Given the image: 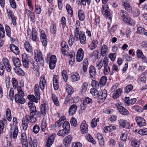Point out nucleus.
Wrapping results in <instances>:
<instances>
[{"mask_svg": "<svg viewBox=\"0 0 147 147\" xmlns=\"http://www.w3.org/2000/svg\"><path fill=\"white\" fill-rule=\"evenodd\" d=\"M107 78L106 76H103L101 77L99 81V85L100 87L104 86L106 82Z\"/></svg>", "mask_w": 147, "mask_h": 147, "instance_id": "obj_40", "label": "nucleus"}, {"mask_svg": "<svg viewBox=\"0 0 147 147\" xmlns=\"http://www.w3.org/2000/svg\"><path fill=\"white\" fill-rule=\"evenodd\" d=\"M139 134L141 135H146L147 134V129L145 128L141 129L138 131Z\"/></svg>", "mask_w": 147, "mask_h": 147, "instance_id": "obj_64", "label": "nucleus"}, {"mask_svg": "<svg viewBox=\"0 0 147 147\" xmlns=\"http://www.w3.org/2000/svg\"><path fill=\"white\" fill-rule=\"evenodd\" d=\"M34 8L36 13L38 14H40L42 11L40 6L38 5H36L35 6Z\"/></svg>", "mask_w": 147, "mask_h": 147, "instance_id": "obj_57", "label": "nucleus"}, {"mask_svg": "<svg viewBox=\"0 0 147 147\" xmlns=\"http://www.w3.org/2000/svg\"><path fill=\"white\" fill-rule=\"evenodd\" d=\"M34 92L36 97H37V99L40 100V93L39 86L38 84H36L34 88Z\"/></svg>", "mask_w": 147, "mask_h": 147, "instance_id": "obj_22", "label": "nucleus"}, {"mask_svg": "<svg viewBox=\"0 0 147 147\" xmlns=\"http://www.w3.org/2000/svg\"><path fill=\"white\" fill-rule=\"evenodd\" d=\"M27 121H28L25 118H23L22 120V126L24 130H26L28 127Z\"/></svg>", "mask_w": 147, "mask_h": 147, "instance_id": "obj_45", "label": "nucleus"}, {"mask_svg": "<svg viewBox=\"0 0 147 147\" xmlns=\"http://www.w3.org/2000/svg\"><path fill=\"white\" fill-rule=\"evenodd\" d=\"M84 57V51L82 49L80 48L78 51L76 55V59L78 61L80 62Z\"/></svg>", "mask_w": 147, "mask_h": 147, "instance_id": "obj_13", "label": "nucleus"}, {"mask_svg": "<svg viewBox=\"0 0 147 147\" xmlns=\"http://www.w3.org/2000/svg\"><path fill=\"white\" fill-rule=\"evenodd\" d=\"M12 61L13 64L16 67H19L21 65V63L20 59L18 58L13 57Z\"/></svg>", "mask_w": 147, "mask_h": 147, "instance_id": "obj_27", "label": "nucleus"}, {"mask_svg": "<svg viewBox=\"0 0 147 147\" xmlns=\"http://www.w3.org/2000/svg\"><path fill=\"white\" fill-rule=\"evenodd\" d=\"M65 120V118L64 116H61L59 120L56 121L55 126L56 127H59L63 124L64 121Z\"/></svg>", "mask_w": 147, "mask_h": 147, "instance_id": "obj_28", "label": "nucleus"}, {"mask_svg": "<svg viewBox=\"0 0 147 147\" xmlns=\"http://www.w3.org/2000/svg\"><path fill=\"white\" fill-rule=\"evenodd\" d=\"M25 12L27 16L30 18V20L33 22L35 21V17L34 13L31 12L28 9H25Z\"/></svg>", "mask_w": 147, "mask_h": 147, "instance_id": "obj_16", "label": "nucleus"}, {"mask_svg": "<svg viewBox=\"0 0 147 147\" xmlns=\"http://www.w3.org/2000/svg\"><path fill=\"white\" fill-rule=\"evenodd\" d=\"M70 130L63 129L60 130L57 133V135L59 136L64 137L67 135L70 132Z\"/></svg>", "mask_w": 147, "mask_h": 147, "instance_id": "obj_25", "label": "nucleus"}, {"mask_svg": "<svg viewBox=\"0 0 147 147\" xmlns=\"http://www.w3.org/2000/svg\"><path fill=\"white\" fill-rule=\"evenodd\" d=\"M77 109V106L75 105H73L69 108V115H73L76 112Z\"/></svg>", "mask_w": 147, "mask_h": 147, "instance_id": "obj_30", "label": "nucleus"}, {"mask_svg": "<svg viewBox=\"0 0 147 147\" xmlns=\"http://www.w3.org/2000/svg\"><path fill=\"white\" fill-rule=\"evenodd\" d=\"M66 91L67 92L69 95L66 98V101H70L72 100V97L71 94L74 92V90L70 86H68L66 88Z\"/></svg>", "mask_w": 147, "mask_h": 147, "instance_id": "obj_12", "label": "nucleus"}, {"mask_svg": "<svg viewBox=\"0 0 147 147\" xmlns=\"http://www.w3.org/2000/svg\"><path fill=\"white\" fill-rule=\"evenodd\" d=\"M80 129L81 132L87 133L88 131V126L85 121H83L80 126Z\"/></svg>", "mask_w": 147, "mask_h": 147, "instance_id": "obj_18", "label": "nucleus"}, {"mask_svg": "<svg viewBox=\"0 0 147 147\" xmlns=\"http://www.w3.org/2000/svg\"><path fill=\"white\" fill-rule=\"evenodd\" d=\"M98 43V42L97 40H93L90 44V49L91 50L94 49L96 47Z\"/></svg>", "mask_w": 147, "mask_h": 147, "instance_id": "obj_41", "label": "nucleus"}, {"mask_svg": "<svg viewBox=\"0 0 147 147\" xmlns=\"http://www.w3.org/2000/svg\"><path fill=\"white\" fill-rule=\"evenodd\" d=\"M28 100L30 101H37L40 100L37 99V97L35 96L34 95H28L27 96Z\"/></svg>", "mask_w": 147, "mask_h": 147, "instance_id": "obj_53", "label": "nucleus"}, {"mask_svg": "<svg viewBox=\"0 0 147 147\" xmlns=\"http://www.w3.org/2000/svg\"><path fill=\"white\" fill-rule=\"evenodd\" d=\"M61 45L62 53L65 55L67 54L68 52L67 51L69 50L68 45L66 44V42L64 41L61 42Z\"/></svg>", "mask_w": 147, "mask_h": 147, "instance_id": "obj_14", "label": "nucleus"}, {"mask_svg": "<svg viewBox=\"0 0 147 147\" xmlns=\"http://www.w3.org/2000/svg\"><path fill=\"white\" fill-rule=\"evenodd\" d=\"M91 85L93 88H98L100 86L99 83L96 81L92 80V81Z\"/></svg>", "mask_w": 147, "mask_h": 147, "instance_id": "obj_52", "label": "nucleus"}, {"mask_svg": "<svg viewBox=\"0 0 147 147\" xmlns=\"http://www.w3.org/2000/svg\"><path fill=\"white\" fill-rule=\"evenodd\" d=\"M89 71L90 78H92L95 76L96 72L94 66H90L89 68Z\"/></svg>", "mask_w": 147, "mask_h": 147, "instance_id": "obj_24", "label": "nucleus"}, {"mask_svg": "<svg viewBox=\"0 0 147 147\" xmlns=\"http://www.w3.org/2000/svg\"><path fill=\"white\" fill-rule=\"evenodd\" d=\"M118 121L119 124L122 127L127 128L130 127V123L126 121L121 119Z\"/></svg>", "mask_w": 147, "mask_h": 147, "instance_id": "obj_17", "label": "nucleus"}, {"mask_svg": "<svg viewBox=\"0 0 147 147\" xmlns=\"http://www.w3.org/2000/svg\"><path fill=\"white\" fill-rule=\"evenodd\" d=\"M75 39L72 34L70 35V36L68 40V43L70 46H71L74 42Z\"/></svg>", "mask_w": 147, "mask_h": 147, "instance_id": "obj_59", "label": "nucleus"}, {"mask_svg": "<svg viewBox=\"0 0 147 147\" xmlns=\"http://www.w3.org/2000/svg\"><path fill=\"white\" fill-rule=\"evenodd\" d=\"M7 16L9 19H11L15 17L14 13L13 12L10 10H7Z\"/></svg>", "mask_w": 147, "mask_h": 147, "instance_id": "obj_56", "label": "nucleus"}, {"mask_svg": "<svg viewBox=\"0 0 147 147\" xmlns=\"http://www.w3.org/2000/svg\"><path fill=\"white\" fill-rule=\"evenodd\" d=\"M71 77L72 80L74 81H76L80 80L79 75L77 73L72 74Z\"/></svg>", "mask_w": 147, "mask_h": 147, "instance_id": "obj_35", "label": "nucleus"}, {"mask_svg": "<svg viewBox=\"0 0 147 147\" xmlns=\"http://www.w3.org/2000/svg\"><path fill=\"white\" fill-rule=\"evenodd\" d=\"M102 12L105 17H109V18L110 19V12L108 6L107 5H103L102 9Z\"/></svg>", "mask_w": 147, "mask_h": 147, "instance_id": "obj_10", "label": "nucleus"}, {"mask_svg": "<svg viewBox=\"0 0 147 147\" xmlns=\"http://www.w3.org/2000/svg\"><path fill=\"white\" fill-rule=\"evenodd\" d=\"M118 26L117 25H114L110 29L109 28L110 27V25H109L108 28L110 34L112 35L115 31L116 30Z\"/></svg>", "mask_w": 147, "mask_h": 147, "instance_id": "obj_43", "label": "nucleus"}, {"mask_svg": "<svg viewBox=\"0 0 147 147\" xmlns=\"http://www.w3.org/2000/svg\"><path fill=\"white\" fill-rule=\"evenodd\" d=\"M99 119H97L94 118L92 121L91 123V126L92 127L94 128L96 127L97 125V122L99 121Z\"/></svg>", "mask_w": 147, "mask_h": 147, "instance_id": "obj_51", "label": "nucleus"}, {"mask_svg": "<svg viewBox=\"0 0 147 147\" xmlns=\"http://www.w3.org/2000/svg\"><path fill=\"white\" fill-rule=\"evenodd\" d=\"M37 33L36 30L34 28H33L32 30V33L31 34H29L27 36L29 38H31L33 41L36 40L37 38Z\"/></svg>", "mask_w": 147, "mask_h": 147, "instance_id": "obj_20", "label": "nucleus"}, {"mask_svg": "<svg viewBox=\"0 0 147 147\" xmlns=\"http://www.w3.org/2000/svg\"><path fill=\"white\" fill-rule=\"evenodd\" d=\"M63 129L70 130V124L69 122L64 121L63 124Z\"/></svg>", "mask_w": 147, "mask_h": 147, "instance_id": "obj_50", "label": "nucleus"}, {"mask_svg": "<svg viewBox=\"0 0 147 147\" xmlns=\"http://www.w3.org/2000/svg\"><path fill=\"white\" fill-rule=\"evenodd\" d=\"M91 102H83L81 104L80 106L82 110H84L86 109L87 105L90 103Z\"/></svg>", "mask_w": 147, "mask_h": 147, "instance_id": "obj_54", "label": "nucleus"}, {"mask_svg": "<svg viewBox=\"0 0 147 147\" xmlns=\"http://www.w3.org/2000/svg\"><path fill=\"white\" fill-rule=\"evenodd\" d=\"M57 61V59L56 56L54 55H52L50 57L49 62L50 68L53 69L55 67Z\"/></svg>", "mask_w": 147, "mask_h": 147, "instance_id": "obj_8", "label": "nucleus"}, {"mask_svg": "<svg viewBox=\"0 0 147 147\" xmlns=\"http://www.w3.org/2000/svg\"><path fill=\"white\" fill-rule=\"evenodd\" d=\"M14 69L15 73L18 75L20 76H23L24 75V71L19 67H16Z\"/></svg>", "mask_w": 147, "mask_h": 147, "instance_id": "obj_37", "label": "nucleus"}, {"mask_svg": "<svg viewBox=\"0 0 147 147\" xmlns=\"http://www.w3.org/2000/svg\"><path fill=\"white\" fill-rule=\"evenodd\" d=\"M132 109L136 111L138 113H141L143 112V109L138 106H134L132 107Z\"/></svg>", "mask_w": 147, "mask_h": 147, "instance_id": "obj_48", "label": "nucleus"}, {"mask_svg": "<svg viewBox=\"0 0 147 147\" xmlns=\"http://www.w3.org/2000/svg\"><path fill=\"white\" fill-rule=\"evenodd\" d=\"M37 111L35 106L31 107L30 109V115L26 117L27 120L28 122L33 123L36 121L35 116Z\"/></svg>", "mask_w": 147, "mask_h": 147, "instance_id": "obj_1", "label": "nucleus"}, {"mask_svg": "<svg viewBox=\"0 0 147 147\" xmlns=\"http://www.w3.org/2000/svg\"><path fill=\"white\" fill-rule=\"evenodd\" d=\"M50 30L51 33L55 34L56 32L57 28L56 24H52L51 25Z\"/></svg>", "mask_w": 147, "mask_h": 147, "instance_id": "obj_44", "label": "nucleus"}, {"mask_svg": "<svg viewBox=\"0 0 147 147\" xmlns=\"http://www.w3.org/2000/svg\"><path fill=\"white\" fill-rule=\"evenodd\" d=\"M9 48L11 51L16 55L19 54L20 51L18 47L15 45L12 44L10 45Z\"/></svg>", "mask_w": 147, "mask_h": 147, "instance_id": "obj_23", "label": "nucleus"}, {"mask_svg": "<svg viewBox=\"0 0 147 147\" xmlns=\"http://www.w3.org/2000/svg\"><path fill=\"white\" fill-rule=\"evenodd\" d=\"M47 123L45 120L43 119L41 123V129L43 132H45L47 127Z\"/></svg>", "mask_w": 147, "mask_h": 147, "instance_id": "obj_47", "label": "nucleus"}, {"mask_svg": "<svg viewBox=\"0 0 147 147\" xmlns=\"http://www.w3.org/2000/svg\"><path fill=\"white\" fill-rule=\"evenodd\" d=\"M107 53L108 47L107 45H104L101 49V54L102 56H105L107 54Z\"/></svg>", "mask_w": 147, "mask_h": 147, "instance_id": "obj_31", "label": "nucleus"}, {"mask_svg": "<svg viewBox=\"0 0 147 147\" xmlns=\"http://www.w3.org/2000/svg\"><path fill=\"white\" fill-rule=\"evenodd\" d=\"M72 136L69 135L65 137L63 141V143L65 147H68L70 144L72 139Z\"/></svg>", "mask_w": 147, "mask_h": 147, "instance_id": "obj_9", "label": "nucleus"}, {"mask_svg": "<svg viewBox=\"0 0 147 147\" xmlns=\"http://www.w3.org/2000/svg\"><path fill=\"white\" fill-rule=\"evenodd\" d=\"M46 104H42L41 106V115L44 117L46 115V109H47Z\"/></svg>", "mask_w": 147, "mask_h": 147, "instance_id": "obj_39", "label": "nucleus"}, {"mask_svg": "<svg viewBox=\"0 0 147 147\" xmlns=\"http://www.w3.org/2000/svg\"><path fill=\"white\" fill-rule=\"evenodd\" d=\"M104 65L103 60H100L96 63V66L98 69H101Z\"/></svg>", "mask_w": 147, "mask_h": 147, "instance_id": "obj_61", "label": "nucleus"}, {"mask_svg": "<svg viewBox=\"0 0 147 147\" xmlns=\"http://www.w3.org/2000/svg\"><path fill=\"white\" fill-rule=\"evenodd\" d=\"M123 20L124 23L129 24H131V18L129 17V16L123 19Z\"/></svg>", "mask_w": 147, "mask_h": 147, "instance_id": "obj_63", "label": "nucleus"}, {"mask_svg": "<svg viewBox=\"0 0 147 147\" xmlns=\"http://www.w3.org/2000/svg\"><path fill=\"white\" fill-rule=\"evenodd\" d=\"M120 15L122 19L129 16L128 13L125 11L123 10H121L120 11Z\"/></svg>", "mask_w": 147, "mask_h": 147, "instance_id": "obj_58", "label": "nucleus"}, {"mask_svg": "<svg viewBox=\"0 0 147 147\" xmlns=\"http://www.w3.org/2000/svg\"><path fill=\"white\" fill-rule=\"evenodd\" d=\"M66 9L68 14L71 17H72L73 15V11L71 6L69 4H67L66 6Z\"/></svg>", "mask_w": 147, "mask_h": 147, "instance_id": "obj_42", "label": "nucleus"}, {"mask_svg": "<svg viewBox=\"0 0 147 147\" xmlns=\"http://www.w3.org/2000/svg\"><path fill=\"white\" fill-rule=\"evenodd\" d=\"M90 93L92 95L95 96V98L99 97V95L98 91L95 88L91 89L90 90Z\"/></svg>", "mask_w": 147, "mask_h": 147, "instance_id": "obj_36", "label": "nucleus"}, {"mask_svg": "<svg viewBox=\"0 0 147 147\" xmlns=\"http://www.w3.org/2000/svg\"><path fill=\"white\" fill-rule=\"evenodd\" d=\"M122 5L126 10L129 9L130 7L129 3L127 1L123 2Z\"/></svg>", "mask_w": 147, "mask_h": 147, "instance_id": "obj_60", "label": "nucleus"}, {"mask_svg": "<svg viewBox=\"0 0 147 147\" xmlns=\"http://www.w3.org/2000/svg\"><path fill=\"white\" fill-rule=\"evenodd\" d=\"M13 124L15 127H14V130L13 132V137L14 139L16 138L18 133V129L16 127L18 124V121L17 118L14 117L13 119Z\"/></svg>", "mask_w": 147, "mask_h": 147, "instance_id": "obj_5", "label": "nucleus"}, {"mask_svg": "<svg viewBox=\"0 0 147 147\" xmlns=\"http://www.w3.org/2000/svg\"><path fill=\"white\" fill-rule=\"evenodd\" d=\"M3 62L6 71L8 72H10L11 70V67L10 65L8 60L6 58H4L3 59Z\"/></svg>", "mask_w": 147, "mask_h": 147, "instance_id": "obj_15", "label": "nucleus"}, {"mask_svg": "<svg viewBox=\"0 0 147 147\" xmlns=\"http://www.w3.org/2000/svg\"><path fill=\"white\" fill-rule=\"evenodd\" d=\"M5 36V32L4 28L3 26L0 24V47H1L3 44L1 39L4 37Z\"/></svg>", "mask_w": 147, "mask_h": 147, "instance_id": "obj_21", "label": "nucleus"}, {"mask_svg": "<svg viewBox=\"0 0 147 147\" xmlns=\"http://www.w3.org/2000/svg\"><path fill=\"white\" fill-rule=\"evenodd\" d=\"M107 96V91L104 89L102 91L101 95H99V99L100 100H105Z\"/></svg>", "mask_w": 147, "mask_h": 147, "instance_id": "obj_38", "label": "nucleus"}, {"mask_svg": "<svg viewBox=\"0 0 147 147\" xmlns=\"http://www.w3.org/2000/svg\"><path fill=\"white\" fill-rule=\"evenodd\" d=\"M128 133L127 132H122L120 138L122 141H125L127 138Z\"/></svg>", "mask_w": 147, "mask_h": 147, "instance_id": "obj_46", "label": "nucleus"}, {"mask_svg": "<svg viewBox=\"0 0 147 147\" xmlns=\"http://www.w3.org/2000/svg\"><path fill=\"white\" fill-rule=\"evenodd\" d=\"M59 77L58 75H55L53 77V84L54 88L55 90H57L59 88L58 81Z\"/></svg>", "mask_w": 147, "mask_h": 147, "instance_id": "obj_26", "label": "nucleus"}, {"mask_svg": "<svg viewBox=\"0 0 147 147\" xmlns=\"http://www.w3.org/2000/svg\"><path fill=\"white\" fill-rule=\"evenodd\" d=\"M35 60L38 62H39L41 66L44 65V61L43 57L42 56V53L40 51H36L35 52Z\"/></svg>", "mask_w": 147, "mask_h": 147, "instance_id": "obj_3", "label": "nucleus"}, {"mask_svg": "<svg viewBox=\"0 0 147 147\" xmlns=\"http://www.w3.org/2000/svg\"><path fill=\"white\" fill-rule=\"evenodd\" d=\"M40 130V127L37 125H34L33 127V131L35 134L38 133Z\"/></svg>", "mask_w": 147, "mask_h": 147, "instance_id": "obj_62", "label": "nucleus"}, {"mask_svg": "<svg viewBox=\"0 0 147 147\" xmlns=\"http://www.w3.org/2000/svg\"><path fill=\"white\" fill-rule=\"evenodd\" d=\"M137 125L140 127H142L146 125V121L144 118L140 117H137L135 118Z\"/></svg>", "mask_w": 147, "mask_h": 147, "instance_id": "obj_11", "label": "nucleus"}, {"mask_svg": "<svg viewBox=\"0 0 147 147\" xmlns=\"http://www.w3.org/2000/svg\"><path fill=\"white\" fill-rule=\"evenodd\" d=\"M15 101H25V98L20 96L18 94H17L15 96Z\"/></svg>", "mask_w": 147, "mask_h": 147, "instance_id": "obj_49", "label": "nucleus"}, {"mask_svg": "<svg viewBox=\"0 0 147 147\" xmlns=\"http://www.w3.org/2000/svg\"><path fill=\"white\" fill-rule=\"evenodd\" d=\"M104 69L103 72L105 75H108L110 72V69L108 65L109 60L107 57H105L103 59Z\"/></svg>", "mask_w": 147, "mask_h": 147, "instance_id": "obj_4", "label": "nucleus"}, {"mask_svg": "<svg viewBox=\"0 0 147 147\" xmlns=\"http://www.w3.org/2000/svg\"><path fill=\"white\" fill-rule=\"evenodd\" d=\"M78 17L79 20L81 21H83L85 19V16L84 11L80 9L78 12Z\"/></svg>", "mask_w": 147, "mask_h": 147, "instance_id": "obj_33", "label": "nucleus"}, {"mask_svg": "<svg viewBox=\"0 0 147 147\" xmlns=\"http://www.w3.org/2000/svg\"><path fill=\"white\" fill-rule=\"evenodd\" d=\"M122 91V90L121 88L118 89L113 95V99H116L118 98L121 94Z\"/></svg>", "mask_w": 147, "mask_h": 147, "instance_id": "obj_32", "label": "nucleus"}, {"mask_svg": "<svg viewBox=\"0 0 147 147\" xmlns=\"http://www.w3.org/2000/svg\"><path fill=\"white\" fill-rule=\"evenodd\" d=\"M121 104L119 103H117L115 106L119 112L122 114L126 115L129 114V112L124 107L120 105Z\"/></svg>", "mask_w": 147, "mask_h": 147, "instance_id": "obj_6", "label": "nucleus"}, {"mask_svg": "<svg viewBox=\"0 0 147 147\" xmlns=\"http://www.w3.org/2000/svg\"><path fill=\"white\" fill-rule=\"evenodd\" d=\"M46 84L45 77L44 76H42L40 77L39 83L40 87L41 90H43L44 89Z\"/></svg>", "mask_w": 147, "mask_h": 147, "instance_id": "obj_19", "label": "nucleus"}, {"mask_svg": "<svg viewBox=\"0 0 147 147\" xmlns=\"http://www.w3.org/2000/svg\"><path fill=\"white\" fill-rule=\"evenodd\" d=\"M75 36L77 39L80 40L81 44H84L86 43V35L83 32H78V30L76 31V32L75 33Z\"/></svg>", "mask_w": 147, "mask_h": 147, "instance_id": "obj_2", "label": "nucleus"}, {"mask_svg": "<svg viewBox=\"0 0 147 147\" xmlns=\"http://www.w3.org/2000/svg\"><path fill=\"white\" fill-rule=\"evenodd\" d=\"M24 48L28 53H31L32 52V47L30 45L29 42L26 41L24 43Z\"/></svg>", "mask_w": 147, "mask_h": 147, "instance_id": "obj_29", "label": "nucleus"}, {"mask_svg": "<svg viewBox=\"0 0 147 147\" xmlns=\"http://www.w3.org/2000/svg\"><path fill=\"white\" fill-rule=\"evenodd\" d=\"M56 134L54 133L51 135L47 139L46 146L47 147H50L53 143Z\"/></svg>", "mask_w": 147, "mask_h": 147, "instance_id": "obj_7", "label": "nucleus"}, {"mask_svg": "<svg viewBox=\"0 0 147 147\" xmlns=\"http://www.w3.org/2000/svg\"><path fill=\"white\" fill-rule=\"evenodd\" d=\"M116 127L113 126H109L104 127V130L105 132H111L116 129Z\"/></svg>", "mask_w": 147, "mask_h": 147, "instance_id": "obj_34", "label": "nucleus"}, {"mask_svg": "<svg viewBox=\"0 0 147 147\" xmlns=\"http://www.w3.org/2000/svg\"><path fill=\"white\" fill-rule=\"evenodd\" d=\"M133 89V86L132 85H128L124 89V92L126 93H128L131 90Z\"/></svg>", "mask_w": 147, "mask_h": 147, "instance_id": "obj_55", "label": "nucleus"}]
</instances>
